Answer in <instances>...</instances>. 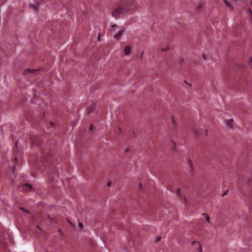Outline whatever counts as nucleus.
<instances>
[{
  "instance_id": "11",
  "label": "nucleus",
  "mask_w": 252,
  "mask_h": 252,
  "mask_svg": "<svg viewBox=\"0 0 252 252\" xmlns=\"http://www.w3.org/2000/svg\"><path fill=\"white\" fill-rule=\"evenodd\" d=\"M161 238L160 236H158L156 238V241H158L160 240Z\"/></svg>"
},
{
  "instance_id": "20",
  "label": "nucleus",
  "mask_w": 252,
  "mask_h": 252,
  "mask_svg": "<svg viewBox=\"0 0 252 252\" xmlns=\"http://www.w3.org/2000/svg\"><path fill=\"white\" fill-rule=\"evenodd\" d=\"M229 121H230V122H233V120L232 119H230V120H229Z\"/></svg>"
},
{
  "instance_id": "6",
  "label": "nucleus",
  "mask_w": 252,
  "mask_h": 252,
  "mask_svg": "<svg viewBox=\"0 0 252 252\" xmlns=\"http://www.w3.org/2000/svg\"><path fill=\"white\" fill-rule=\"evenodd\" d=\"M202 215H204V216H205L206 221L208 223H209V222H210V217L209 216V215L205 213H203Z\"/></svg>"
},
{
  "instance_id": "24",
  "label": "nucleus",
  "mask_w": 252,
  "mask_h": 252,
  "mask_svg": "<svg viewBox=\"0 0 252 252\" xmlns=\"http://www.w3.org/2000/svg\"><path fill=\"white\" fill-rule=\"evenodd\" d=\"M15 168V166L13 165V168L14 169Z\"/></svg>"
},
{
  "instance_id": "19",
  "label": "nucleus",
  "mask_w": 252,
  "mask_h": 252,
  "mask_svg": "<svg viewBox=\"0 0 252 252\" xmlns=\"http://www.w3.org/2000/svg\"><path fill=\"white\" fill-rule=\"evenodd\" d=\"M189 163H190V164L191 166H192V163H191V160H189Z\"/></svg>"
},
{
  "instance_id": "25",
  "label": "nucleus",
  "mask_w": 252,
  "mask_h": 252,
  "mask_svg": "<svg viewBox=\"0 0 252 252\" xmlns=\"http://www.w3.org/2000/svg\"><path fill=\"white\" fill-rule=\"evenodd\" d=\"M251 4H252V3H251Z\"/></svg>"
},
{
  "instance_id": "9",
  "label": "nucleus",
  "mask_w": 252,
  "mask_h": 252,
  "mask_svg": "<svg viewBox=\"0 0 252 252\" xmlns=\"http://www.w3.org/2000/svg\"><path fill=\"white\" fill-rule=\"evenodd\" d=\"M35 70H32V69H27L26 72H31V73H32L33 72H34Z\"/></svg>"
},
{
  "instance_id": "13",
  "label": "nucleus",
  "mask_w": 252,
  "mask_h": 252,
  "mask_svg": "<svg viewBox=\"0 0 252 252\" xmlns=\"http://www.w3.org/2000/svg\"><path fill=\"white\" fill-rule=\"evenodd\" d=\"M249 12L250 13V14L251 15V18L252 19V10L251 9H249Z\"/></svg>"
},
{
  "instance_id": "15",
  "label": "nucleus",
  "mask_w": 252,
  "mask_h": 252,
  "mask_svg": "<svg viewBox=\"0 0 252 252\" xmlns=\"http://www.w3.org/2000/svg\"><path fill=\"white\" fill-rule=\"evenodd\" d=\"M111 182H108V183H107V186H108V187H110V186H111Z\"/></svg>"
},
{
  "instance_id": "8",
  "label": "nucleus",
  "mask_w": 252,
  "mask_h": 252,
  "mask_svg": "<svg viewBox=\"0 0 252 252\" xmlns=\"http://www.w3.org/2000/svg\"><path fill=\"white\" fill-rule=\"evenodd\" d=\"M198 247H199V252H202V247H201V244L199 243H198Z\"/></svg>"
},
{
  "instance_id": "1",
  "label": "nucleus",
  "mask_w": 252,
  "mask_h": 252,
  "mask_svg": "<svg viewBox=\"0 0 252 252\" xmlns=\"http://www.w3.org/2000/svg\"><path fill=\"white\" fill-rule=\"evenodd\" d=\"M128 11V8L123 7H118L112 13V16L114 18H118V15L123 12H126Z\"/></svg>"
},
{
  "instance_id": "14",
  "label": "nucleus",
  "mask_w": 252,
  "mask_h": 252,
  "mask_svg": "<svg viewBox=\"0 0 252 252\" xmlns=\"http://www.w3.org/2000/svg\"><path fill=\"white\" fill-rule=\"evenodd\" d=\"M198 242H196V241H192V242H191V244H192V245H194V244H196V243H197V244H198Z\"/></svg>"
},
{
  "instance_id": "2",
  "label": "nucleus",
  "mask_w": 252,
  "mask_h": 252,
  "mask_svg": "<svg viewBox=\"0 0 252 252\" xmlns=\"http://www.w3.org/2000/svg\"><path fill=\"white\" fill-rule=\"evenodd\" d=\"M131 52V48L129 46H126L125 47L124 49V53L125 55L127 56L130 54Z\"/></svg>"
},
{
  "instance_id": "7",
  "label": "nucleus",
  "mask_w": 252,
  "mask_h": 252,
  "mask_svg": "<svg viewBox=\"0 0 252 252\" xmlns=\"http://www.w3.org/2000/svg\"><path fill=\"white\" fill-rule=\"evenodd\" d=\"M78 226H79V228H80L81 229H82L83 228V223L81 222H80L79 223Z\"/></svg>"
},
{
  "instance_id": "23",
  "label": "nucleus",
  "mask_w": 252,
  "mask_h": 252,
  "mask_svg": "<svg viewBox=\"0 0 252 252\" xmlns=\"http://www.w3.org/2000/svg\"><path fill=\"white\" fill-rule=\"evenodd\" d=\"M226 193H224L223 194H222V196H224L225 194Z\"/></svg>"
},
{
  "instance_id": "5",
  "label": "nucleus",
  "mask_w": 252,
  "mask_h": 252,
  "mask_svg": "<svg viewBox=\"0 0 252 252\" xmlns=\"http://www.w3.org/2000/svg\"><path fill=\"white\" fill-rule=\"evenodd\" d=\"M30 7L32 8L33 10L37 11L39 4L33 5V4H30Z\"/></svg>"
},
{
  "instance_id": "18",
  "label": "nucleus",
  "mask_w": 252,
  "mask_h": 252,
  "mask_svg": "<svg viewBox=\"0 0 252 252\" xmlns=\"http://www.w3.org/2000/svg\"><path fill=\"white\" fill-rule=\"evenodd\" d=\"M97 38H98V40L99 41H100V36H99V35H98Z\"/></svg>"
},
{
  "instance_id": "17",
  "label": "nucleus",
  "mask_w": 252,
  "mask_h": 252,
  "mask_svg": "<svg viewBox=\"0 0 252 252\" xmlns=\"http://www.w3.org/2000/svg\"><path fill=\"white\" fill-rule=\"evenodd\" d=\"M185 83H186V84H188V85H189V86H191V85H190V84H189V83H188L186 81H185Z\"/></svg>"
},
{
  "instance_id": "3",
  "label": "nucleus",
  "mask_w": 252,
  "mask_h": 252,
  "mask_svg": "<svg viewBox=\"0 0 252 252\" xmlns=\"http://www.w3.org/2000/svg\"><path fill=\"white\" fill-rule=\"evenodd\" d=\"M124 31L122 30L121 31H120L118 33L115 34L114 36V38L116 39H119L120 37L122 36V35L123 34V33H124Z\"/></svg>"
},
{
  "instance_id": "21",
  "label": "nucleus",
  "mask_w": 252,
  "mask_h": 252,
  "mask_svg": "<svg viewBox=\"0 0 252 252\" xmlns=\"http://www.w3.org/2000/svg\"><path fill=\"white\" fill-rule=\"evenodd\" d=\"M92 128V126L91 125L90 127V129H91Z\"/></svg>"
},
{
  "instance_id": "10",
  "label": "nucleus",
  "mask_w": 252,
  "mask_h": 252,
  "mask_svg": "<svg viewBox=\"0 0 252 252\" xmlns=\"http://www.w3.org/2000/svg\"><path fill=\"white\" fill-rule=\"evenodd\" d=\"M20 209H21V210H23V211H24V212H25L26 213H29V210H26V209H24V208H23V207H21V208H20Z\"/></svg>"
},
{
  "instance_id": "12",
  "label": "nucleus",
  "mask_w": 252,
  "mask_h": 252,
  "mask_svg": "<svg viewBox=\"0 0 252 252\" xmlns=\"http://www.w3.org/2000/svg\"><path fill=\"white\" fill-rule=\"evenodd\" d=\"M172 144L173 147L174 148H175L176 143H175L174 142L172 141Z\"/></svg>"
},
{
  "instance_id": "22",
  "label": "nucleus",
  "mask_w": 252,
  "mask_h": 252,
  "mask_svg": "<svg viewBox=\"0 0 252 252\" xmlns=\"http://www.w3.org/2000/svg\"><path fill=\"white\" fill-rule=\"evenodd\" d=\"M113 27H116V25H113Z\"/></svg>"
},
{
  "instance_id": "16",
  "label": "nucleus",
  "mask_w": 252,
  "mask_h": 252,
  "mask_svg": "<svg viewBox=\"0 0 252 252\" xmlns=\"http://www.w3.org/2000/svg\"><path fill=\"white\" fill-rule=\"evenodd\" d=\"M180 190H181L180 189H177V193H180Z\"/></svg>"
},
{
  "instance_id": "4",
  "label": "nucleus",
  "mask_w": 252,
  "mask_h": 252,
  "mask_svg": "<svg viewBox=\"0 0 252 252\" xmlns=\"http://www.w3.org/2000/svg\"><path fill=\"white\" fill-rule=\"evenodd\" d=\"M23 187L25 188V189L28 191H30L32 189V186L29 184H25L23 186Z\"/></svg>"
}]
</instances>
